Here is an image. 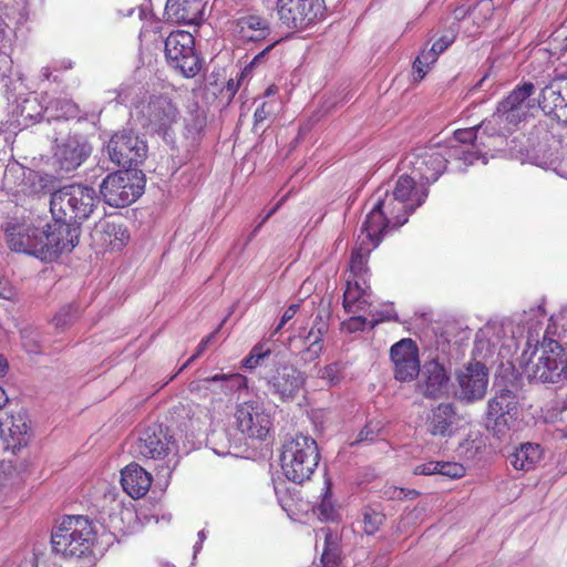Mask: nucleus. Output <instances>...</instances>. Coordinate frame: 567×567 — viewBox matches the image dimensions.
I'll list each match as a JSON object with an SVG mask.
<instances>
[{
    "instance_id": "1",
    "label": "nucleus",
    "mask_w": 567,
    "mask_h": 567,
    "mask_svg": "<svg viewBox=\"0 0 567 567\" xmlns=\"http://www.w3.org/2000/svg\"><path fill=\"white\" fill-rule=\"evenodd\" d=\"M427 197V188L417 185L415 177L402 175L398 178L392 193L378 190L368 202L370 209L365 216L372 231L389 233L403 226L409 216L420 207ZM375 235V233H372Z\"/></svg>"
},
{
    "instance_id": "2",
    "label": "nucleus",
    "mask_w": 567,
    "mask_h": 567,
    "mask_svg": "<svg viewBox=\"0 0 567 567\" xmlns=\"http://www.w3.org/2000/svg\"><path fill=\"white\" fill-rule=\"evenodd\" d=\"M95 530L87 517L65 516L51 532L52 553L62 559L75 561L80 567L94 564Z\"/></svg>"
},
{
    "instance_id": "3",
    "label": "nucleus",
    "mask_w": 567,
    "mask_h": 567,
    "mask_svg": "<svg viewBox=\"0 0 567 567\" xmlns=\"http://www.w3.org/2000/svg\"><path fill=\"white\" fill-rule=\"evenodd\" d=\"M534 92L535 85L532 82L516 85L507 96L498 102L495 112L486 122V130L492 131L498 137H507L518 131L533 106L529 97Z\"/></svg>"
},
{
    "instance_id": "4",
    "label": "nucleus",
    "mask_w": 567,
    "mask_h": 567,
    "mask_svg": "<svg viewBox=\"0 0 567 567\" xmlns=\"http://www.w3.org/2000/svg\"><path fill=\"white\" fill-rule=\"evenodd\" d=\"M319 461V447L311 436L297 434L282 445L280 455L282 473L287 480L296 484L309 481Z\"/></svg>"
},
{
    "instance_id": "5",
    "label": "nucleus",
    "mask_w": 567,
    "mask_h": 567,
    "mask_svg": "<svg viewBox=\"0 0 567 567\" xmlns=\"http://www.w3.org/2000/svg\"><path fill=\"white\" fill-rule=\"evenodd\" d=\"M96 190L84 184H70L54 190L50 197V212L59 218H70L82 225L100 204Z\"/></svg>"
},
{
    "instance_id": "6",
    "label": "nucleus",
    "mask_w": 567,
    "mask_h": 567,
    "mask_svg": "<svg viewBox=\"0 0 567 567\" xmlns=\"http://www.w3.org/2000/svg\"><path fill=\"white\" fill-rule=\"evenodd\" d=\"M145 175L141 169H120L110 173L100 184V195L111 207H126L144 193Z\"/></svg>"
},
{
    "instance_id": "7",
    "label": "nucleus",
    "mask_w": 567,
    "mask_h": 567,
    "mask_svg": "<svg viewBox=\"0 0 567 567\" xmlns=\"http://www.w3.org/2000/svg\"><path fill=\"white\" fill-rule=\"evenodd\" d=\"M175 443L174 434L162 423H153L136 433L128 452L138 460H161L168 455Z\"/></svg>"
},
{
    "instance_id": "8",
    "label": "nucleus",
    "mask_w": 567,
    "mask_h": 567,
    "mask_svg": "<svg viewBox=\"0 0 567 567\" xmlns=\"http://www.w3.org/2000/svg\"><path fill=\"white\" fill-rule=\"evenodd\" d=\"M6 243L12 251L34 256L48 260V246L45 245V230L31 224L10 220L1 226Z\"/></svg>"
},
{
    "instance_id": "9",
    "label": "nucleus",
    "mask_w": 567,
    "mask_h": 567,
    "mask_svg": "<svg viewBox=\"0 0 567 567\" xmlns=\"http://www.w3.org/2000/svg\"><path fill=\"white\" fill-rule=\"evenodd\" d=\"M111 162L123 169H140L147 156V144L132 131L115 133L107 143Z\"/></svg>"
},
{
    "instance_id": "10",
    "label": "nucleus",
    "mask_w": 567,
    "mask_h": 567,
    "mask_svg": "<svg viewBox=\"0 0 567 567\" xmlns=\"http://www.w3.org/2000/svg\"><path fill=\"white\" fill-rule=\"evenodd\" d=\"M236 429L247 439L262 441L272 427V421L264 403L248 400L236 405L234 413Z\"/></svg>"
},
{
    "instance_id": "11",
    "label": "nucleus",
    "mask_w": 567,
    "mask_h": 567,
    "mask_svg": "<svg viewBox=\"0 0 567 567\" xmlns=\"http://www.w3.org/2000/svg\"><path fill=\"white\" fill-rule=\"evenodd\" d=\"M517 396L508 390L497 391L487 402L485 423L488 431L501 437L506 435L517 419Z\"/></svg>"
},
{
    "instance_id": "12",
    "label": "nucleus",
    "mask_w": 567,
    "mask_h": 567,
    "mask_svg": "<svg viewBox=\"0 0 567 567\" xmlns=\"http://www.w3.org/2000/svg\"><path fill=\"white\" fill-rule=\"evenodd\" d=\"M269 391L280 401L288 402L297 398L305 388L306 375L288 362H276L265 377Z\"/></svg>"
},
{
    "instance_id": "13",
    "label": "nucleus",
    "mask_w": 567,
    "mask_h": 567,
    "mask_svg": "<svg viewBox=\"0 0 567 567\" xmlns=\"http://www.w3.org/2000/svg\"><path fill=\"white\" fill-rule=\"evenodd\" d=\"M280 21L289 28L303 29L324 16L323 0H277Z\"/></svg>"
},
{
    "instance_id": "14",
    "label": "nucleus",
    "mask_w": 567,
    "mask_h": 567,
    "mask_svg": "<svg viewBox=\"0 0 567 567\" xmlns=\"http://www.w3.org/2000/svg\"><path fill=\"white\" fill-rule=\"evenodd\" d=\"M142 114L146 118L143 126L151 127L166 144L175 145L173 124L176 118V107L171 100L164 96H154L143 106Z\"/></svg>"
},
{
    "instance_id": "15",
    "label": "nucleus",
    "mask_w": 567,
    "mask_h": 567,
    "mask_svg": "<svg viewBox=\"0 0 567 567\" xmlns=\"http://www.w3.org/2000/svg\"><path fill=\"white\" fill-rule=\"evenodd\" d=\"M53 223L47 224L45 245L48 246V260H53L63 252H71L80 241L81 225L72 219L52 216Z\"/></svg>"
},
{
    "instance_id": "16",
    "label": "nucleus",
    "mask_w": 567,
    "mask_h": 567,
    "mask_svg": "<svg viewBox=\"0 0 567 567\" xmlns=\"http://www.w3.org/2000/svg\"><path fill=\"white\" fill-rule=\"evenodd\" d=\"M555 142L554 134L549 131L547 122L539 121L534 124L527 134H523L522 140L517 136L512 140L513 150L520 155L543 159L544 163L553 162L551 143Z\"/></svg>"
},
{
    "instance_id": "17",
    "label": "nucleus",
    "mask_w": 567,
    "mask_h": 567,
    "mask_svg": "<svg viewBox=\"0 0 567 567\" xmlns=\"http://www.w3.org/2000/svg\"><path fill=\"white\" fill-rule=\"evenodd\" d=\"M488 369L484 363L472 361L456 371V396L466 403L482 400L488 386Z\"/></svg>"
},
{
    "instance_id": "18",
    "label": "nucleus",
    "mask_w": 567,
    "mask_h": 567,
    "mask_svg": "<svg viewBox=\"0 0 567 567\" xmlns=\"http://www.w3.org/2000/svg\"><path fill=\"white\" fill-rule=\"evenodd\" d=\"M372 229L367 224V218L364 219L361 234L359 236V244L352 249L350 256V277L348 279L362 281L363 285L368 282V278L370 276V269L368 267V261L370 254L373 249H375L383 237L389 234L388 230L374 231L372 234Z\"/></svg>"
},
{
    "instance_id": "19",
    "label": "nucleus",
    "mask_w": 567,
    "mask_h": 567,
    "mask_svg": "<svg viewBox=\"0 0 567 567\" xmlns=\"http://www.w3.org/2000/svg\"><path fill=\"white\" fill-rule=\"evenodd\" d=\"M542 353L536 361L530 360L526 365V374L530 381L556 383L563 372L558 371V358L563 349L554 339L544 338L540 343Z\"/></svg>"
},
{
    "instance_id": "20",
    "label": "nucleus",
    "mask_w": 567,
    "mask_h": 567,
    "mask_svg": "<svg viewBox=\"0 0 567 567\" xmlns=\"http://www.w3.org/2000/svg\"><path fill=\"white\" fill-rule=\"evenodd\" d=\"M394 378L401 382L413 381L420 373L419 349L411 339H402L390 349Z\"/></svg>"
},
{
    "instance_id": "21",
    "label": "nucleus",
    "mask_w": 567,
    "mask_h": 567,
    "mask_svg": "<svg viewBox=\"0 0 567 567\" xmlns=\"http://www.w3.org/2000/svg\"><path fill=\"white\" fill-rule=\"evenodd\" d=\"M31 439L30 425L23 414L0 415V441L3 450L17 455L27 447Z\"/></svg>"
},
{
    "instance_id": "22",
    "label": "nucleus",
    "mask_w": 567,
    "mask_h": 567,
    "mask_svg": "<svg viewBox=\"0 0 567 567\" xmlns=\"http://www.w3.org/2000/svg\"><path fill=\"white\" fill-rule=\"evenodd\" d=\"M412 156V173L415 178L420 179V184L425 187L436 182L446 169L447 159L436 148H419Z\"/></svg>"
},
{
    "instance_id": "23",
    "label": "nucleus",
    "mask_w": 567,
    "mask_h": 567,
    "mask_svg": "<svg viewBox=\"0 0 567 567\" xmlns=\"http://www.w3.org/2000/svg\"><path fill=\"white\" fill-rule=\"evenodd\" d=\"M229 24L233 35L243 42H259L270 34L269 21L257 12L239 11Z\"/></svg>"
},
{
    "instance_id": "24",
    "label": "nucleus",
    "mask_w": 567,
    "mask_h": 567,
    "mask_svg": "<svg viewBox=\"0 0 567 567\" xmlns=\"http://www.w3.org/2000/svg\"><path fill=\"white\" fill-rule=\"evenodd\" d=\"M92 146L82 136H69L56 145L54 157L60 171H75L90 156Z\"/></svg>"
},
{
    "instance_id": "25",
    "label": "nucleus",
    "mask_w": 567,
    "mask_h": 567,
    "mask_svg": "<svg viewBox=\"0 0 567 567\" xmlns=\"http://www.w3.org/2000/svg\"><path fill=\"white\" fill-rule=\"evenodd\" d=\"M419 374L417 389L425 398L437 399L446 392L450 377L437 360L425 362Z\"/></svg>"
},
{
    "instance_id": "26",
    "label": "nucleus",
    "mask_w": 567,
    "mask_h": 567,
    "mask_svg": "<svg viewBox=\"0 0 567 567\" xmlns=\"http://www.w3.org/2000/svg\"><path fill=\"white\" fill-rule=\"evenodd\" d=\"M194 45L195 39L192 33L179 30V73L202 83L204 79L202 74L203 59Z\"/></svg>"
},
{
    "instance_id": "27",
    "label": "nucleus",
    "mask_w": 567,
    "mask_h": 567,
    "mask_svg": "<svg viewBox=\"0 0 567 567\" xmlns=\"http://www.w3.org/2000/svg\"><path fill=\"white\" fill-rule=\"evenodd\" d=\"M153 477L140 464L132 462L121 471L123 491L134 499L144 497L152 485Z\"/></svg>"
},
{
    "instance_id": "28",
    "label": "nucleus",
    "mask_w": 567,
    "mask_h": 567,
    "mask_svg": "<svg viewBox=\"0 0 567 567\" xmlns=\"http://www.w3.org/2000/svg\"><path fill=\"white\" fill-rule=\"evenodd\" d=\"M456 422V409L452 403H440L426 416L427 432L433 436H449Z\"/></svg>"
},
{
    "instance_id": "29",
    "label": "nucleus",
    "mask_w": 567,
    "mask_h": 567,
    "mask_svg": "<svg viewBox=\"0 0 567 567\" xmlns=\"http://www.w3.org/2000/svg\"><path fill=\"white\" fill-rule=\"evenodd\" d=\"M484 135L493 136L496 135L492 131L486 130V122L481 124L476 127H467V128H460L454 132V138L464 144L467 145V148H472L474 151H465L463 150L462 153H468V157H465V161H468L470 163L473 162L474 158H478V154L482 153V150L480 148L483 146L484 148L487 147V145L484 142Z\"/></svg>"
},
{
    "instance_id": "30",
    "label": "nucleus",
    "mask_w": 567,
    "mask_h": 567,
    "mask_svg": "<svg viewBox=\"0 0 567 567\" xmlns=\"http://www.w3.org/2000/svg\"><path fill=\"white\" fill-rule=\"evenodd\" d=\"M369 282L363 285L362 281H359L358 279H348L347 287L343 292V308L346 312L355 315L365 310L369 305Z\"/></svg>"
},
{
    "instance_id": "31",
    "label": "nucleus",
    "mask_w": 567,
    "mask_h": 567,
    "mask_svg": "<svg viewBox=\"0 0 567 567\" xmlns=\"http://www.w3.org/2000/svg\"><path fill=\"white\" fill-rule=\"evenodd\" d=\"M329 324L321 316H317L313 320L312 327L306 337L307 349L302 352V360L311 362L318 359L322 352L323 336L328 332Z\"/></svg>"
},
{
    "instance_id": "32",
    "label": "nucleus",
    "mask_w": 567,
    "mask_h": 567,
    "mask_svg": "<svg viewBox=\"0 0 567 567\" xmlns=\"http://www.w3.org/2000/svg\"><path fill=\"white\" fill-rule=\"evenodd\" d=\"M538 104L545 113L560 117L559 111L567 106L560 84L555 81L547 84L539 94Z\"/></svg>"
},
{
    "instance_id": "33",
    "label": "nucleus",
    "mask_w": 567,
    "mask_h": 567,
    "mask_svg": "<svg viewBox=\"0 0 567 567\" xmlns=\"http://www.w3.org/2000/svg\"><path fill=\"white\" fill-rule=\"evenodd\" d=\"M540 457L542 451L538 444L525 443L509 455V462L514 468L527 472L534 468Z\"/></svg>"
},
{
    "instance_id": "34",
    "label": "nucleus",
    "mask_w": 567,
    "mask_h": 567,
    "mask_svg": "<svg viewBox=\"0 0 567 567\" xmlns=\"http://www.w3.org/2000/svg\"><path fill=\"white\" fill-rule=\"evenodd\" d=\"M204 4L202 0L179 1V24H199L203 20Z\"/></svg>"
},
{
    "instance_id": "35",
    "label": "nucleus",
    "mask_w": 567,
    "mask_h": 567,
    "mask_svg": "<svg viewBox=\"0 0 567 567\" xmlns=\"http://www.w3.org/2000/svg\"><path fill=\"white\" fill-rule=\"evenodd\" d=\"M189 118H185V136L196 140L206 126V112L195 103L194 109L189 111Z\"/></svg>"
},
{
    "instance_id": "36",
    "label": "nucleus",
    "mask_w": 567,
    "mask_h": 567,
    "mask_svg": "<svg viewBox=\"0 0 567 567\" xmlns=\"http://www.w3.org/2000/svg\"><path fill=\"white\" fill-rule=\"evenodd\" d=\"M80 317V307L75 302L62 306L53 316L52 323L59 331L70 328Z\"/></svg>"
},
{
    "instance_id": "37",
    "label": "nucleus",
    "mask_w": 567,
    "mask_h": 567,
    "mask_svg": "<svg viewBox=\"0 0 567 567\" xmlns=\"http://www.w3.org/2000/svg\"><path fill=\"white\" fill-rule=\"evenodd\" d=\"M271 354L270 346L267 341H260L256 343L248 355L243 360V368L247 370H254L261 367L264 361Z\"/></svg>"
},
{
    "instance_id": "38",
    "label": "nucleus",
    "mask_w": 567,
    "mask_h": 567,
    "mask_svg": "<svg viewBox=\"0 0 567 567\" xmlns=\"http://www.w3.org/2000/svg\"><path fill=\"white\" fill-rule=\"evenodd\" d=\"M102 230L110 238V243L118 241L120 245H124L130 239V234L126 227L114 220L104 221L102 224Z\"/></svg>"
},
{
    "instance_id": "39",
    "label": "nucleus",
    "mask_w": 567,
    "mask_h": 567,
    "mask_svg": "<svg viewBox=\"0 0 567 567\" xmlns=\"http://www.w3.org/2000/svg\"><path fill=\"white\" fill-rule=\"evenodd\" d=\"M320 560L322 567H340L341 565L340 551L337 545L329 540V537H326L324 548Z\"/></svg>"
},
{
    "instance_id": "40",
    "label": "nucleus",
    "mask_w": 567,
    "mask_h": 567,
    "mask_svg": "<svg viewBox=\"0 0 567 567\" xmlns=\"http://www.w3.org/2000/svg\"><path fill=\"white\" fill-rule=\"evenodd\" d=\"M453 42V35L444 34L432 44L430 50H423L422 56L424 60L436 62L439 55L443 53Z\"/></svg>"
},
{
    "instance_id": "41",
    "label": "nucleus",
    "mask_w": 567,
    "mask_h": 567,
    "mask_svg": "<svg viewBox=\"0 0 567 567\" xmlns=\"http://www.w3.org/2000/svg\"><path fill=\"white\" fill-rule=\"evenodd\" d=\"M20 114L25 121H30L31 123L39 122L42 114V106L38 103L35 99L25 100L21 104Z\"/></svg>"
},
{
    "instance_id": "42",
    "label": "nucleus",
    "mask_w": 567,
    "mask_h": 567,
    "mask_svg": "<svg viewBox=\"0 0 567 567\" xmlns=\"http://www.w3.org/2000/svg\"><path fill=\"white\" fill-rule=\"evenodd\" d=\"M437 474L450 477L452 480H458L466 474V470L461 463L439 462Z\"/></svg>"
},
{
    "instance_id": "43",
    "label": "nucleus",
    "mask_w": 567,
    "mask_h": 567,
    "mask_svg": "<svg viewBox=\"0 0 567 567\" xmlns=\"http://www.w3.org/2000/svg\"><path fill=\"white\" fill-rule=\"evenodd\" d=\"M384 516L380 513L365 511L363 513V530L368 535H374L382 525Z\"/></svg>"
},
{
    "instance_id": "44",
    "label": "nucleus",
    "mask_w": 567,
    "mask_h": 567,
    "mask_svg": "<svg viewBox=\"0 0 567 567\" xmlns=\"http://www.w3.org/2000/svg\"><path fill=\"white\" fill-rule=\"evenodd\" d=\"M177 50V32L171 31L168 37L165 40V58L169 65L173 69H177V53L175 51Z\"/></svg>"
},
{
    "instance_id": "45",
    "label": "nucleus",
    "mask_w": 567,
    "mask_h": 567,
    "mask_svg": "<svg viewBox=\"0 0 567 567\" xmlns=\"http://www.w3.org/2000/svg\"><path fill=\"white\" fill-rule=\"evenodd\" d=\"M435 62H432V61H429V60H424V58L422 56V53L414 60L413 62V74H414V80L416 82H420L422 81L425 75L427 74L432 64H434Z\"/></svg>"
},
{
    "instance_id": "46",
    "label": "nucleus",
    "mask_w": 567,
    "mask_h": 567,
    "mask_svg": "<svg viewBox=\"0 0 567 567\" xmlns=\"http://www.w3.org/2000/svg\"><path fill=\"white\" fill-rule=\"evenodd\" d=\"M218 332V329H216L215 331H213L212 333H209L206 338H204L199 344L197 346L196 348V351L194 354L190 355V358L187 360L186 363L183 364V367L179 368V372L187 368L195 359H197L198 357H200L208 348V346L214 341L216 334Z\"/></svg>"
},
{
    "instance_id": "47",
    "label": "nucleus",
    "mask_w": 567,
    "mask_h": 567,
    "mask_svg": "<svg viewBox=\"0 0 567 567\" xmlns=\"http://www.w3.org/2000/svg\"><path fill=\"white\" fill-rule=\"evenodd\" d=\"M274 113V105L269 102H262L254 113V127L262 124Z\"/></svg>"
},
{
    "instance_id": "48",
    "label": "nucleus",
    "mask_w": 567,
    "mask_h": 567,
    "mask_svg": "<svg viewBox=\"0 0 567 567\" xmlns=\"http://www.w3.org/2000/svg\"><path fill=\"white\" fill-rule=\"evenodd\" d=\"M229 380L233 382L234 386L237 389L247 388V378L239 374H215L210 378V381L218 382V381H226Z\"/></svg>"
},
{
    "instance_id": "49",
    "label": "nucleus",
    "mask_w": 567,
    "mask_h": 567,
    "mask_svg": "<svg viewBox=\"0 0 567 567\" xmlns=\"http://www.w3.org/2000/svg\"><path fill=\"white\" fill-rule=\"evenodd\" d=\"M274 48V44L268 45L265 50L259 52L238 74V80L243 83L246 78H249L252 73L255 65L258 63V59H264L265 55Z\"/></svg>"
},
{
    "instance_id": "50",
    "label": "nucleus",
    "mask_w": 567,
    "mask_h": 567,
    "mask_svg": "<svg viewBox=\"0 0 567 567\" xmlns=\"http://www.w3.org/2000/svg\"><path fill=\"white\" fill-rule=\"evenodd\" d=\"M368 321L362 316H352L346 320L342 324L349 332H357L364 330Z\"/></svg>"
},
{
    "instance_id": "51",
    "label": "nucleus",
    "mask_w": 567,
    "mask_h": 567,
    "mask_svg": "<svg viewBox=\"0 0 567 567\" xmlns=\"http://www.w3.org/2000/svg\"><path fill=\"white\" fill-rule=\"evenodd\" d=\"M338 364L326 365L321 371V378L327 380L330 384H336L340 381Z\"/></svg>"
},
{
    "instance_id": "52",
    "label": "nucleus",
    "mask_w": 567,
    "mask_h": 567,
    "mask_svg": "<svg viewBox=\"0 0 567 567\" xmlns=\"http://www.w3.org/2000/svg\"><path fill=\"white\" fill-rule=\"evenodd\" d=\"M439 471V462H426L423 464H420L414 467L413 474L414 475H433L437 474Z\"/></svg>"
},
{
    "instance_id": "53",
    "label": "nucleus",
    "mask_w": 567,
    "mask_h": 567,
    "mask_svg": "<svg viewBox=\"0 0 567 567\" xmlns=\"http://www.w3.org/2000/svg\"><path fill=\"white\" fill-rule=\"evenodd\" d=\"M375 437V432L370 427V424H367L358 434L357 440L353 442V444L360 443V442H372Z\"/></svg>"
},
{
    "instance_id": "54",
    "label": "nucleus",
    "mask_w": 567,
    "mask_h": 567,
    "mask_svg": "<svg viewBox=\"0 0 567 567\" xmlns=\"http://www.w3.org/2000/svg\"><path fill=\"white\" fill-rule=\"evenodd\" d=\"M240 85H241V82L238 79H236V80L229 79L227 81L225 90H226V93L228 94V96L230 99L236 95V93L238 92Z\"/></svg>"
},
{
    "instance_id": "55",
    "label": "nucleus",
    "mask_w": 567,
    "mask_h": 567,
    "mask_svg": "<svg viewBox=\"0 0 567 567\" xmlns=\"http://www.w3.org/2000/svg\"><path fill=\"white\" fill-rule=\"evenodd\" d=\"M107 94H109L110 101H116L120 103L124 102L127 97V94L124 89H118V90L116 89L113 91H109Z\"/></svg>"
},
{
    "instance_id": "56",
    "label": "nucleus",
    "mask_w": 567,
    "mask_h": 567,
    "mask_svg": "<svg viewBox=\"0 0 567 567\" xmlns=\"http://www.w3.org/2000/svg\"><path fill=\"white\" fill-rule=\"evenodd\" d=\"M398 321V317L396 316H392L391 313L389 312H380L378 313V318H374L371 320V328H374L378 323L380 322H383V321Z\"/></svg>"
},
{
    "instance_id": "57",
    "label": "nucleus",
    "mask_w": 567,
    "mask_h": 567,
    "mask_svg": "<svg viewBox=\"0 0 567 567\" xmlns=\"http://www.w3.org/2000/svg\"><path fill=\"white\" fill-rule=\"evenodd\" d=\"M299 309V305L297 303H293V305H290L284 312L282 317H281V323H287L289 320H291L295 315L297 313Z\"/></svg>"
},
{
    "instance_id": "58",
    "label": "nucleus",
    "mask_w": 567,
    "mask_h": 567,
    "mask_svg": "<svg viewBox=\"0 0 567 567\" xmlns=\"http://www.w3.org/2000/svg\"><path fill=\"white\" fill-rule=\"evenodd\" d=\"M419 495H420V492H417L416 489H404V488H400V489H399V494L396 495V497H399V498L408 497V498H410V499H414V498H416Z\"/></svg>"
},
{
    "instance_id": "59",
    "label": "nucleus",
    "mask_w": 567,
    "mask_h": 567,
    "mask_svg": "<svg viewBox=\"0 0 567 567\" xmlns=\"http://www.w3.org/2000/svg\"><path fill=\"white\" fill-rule=\"evenodd\" d=\"M9 369L8 360L0 354V377H3Z\"/></svg>"
},
{
    "instance_id": "60",
    "label": "nucleus",
    "mask_w": 567,
    "mask_h": 567,
    "mask_svg": "<svg viewBox=\"0 0 567 567\" xmlns=\"http://www.w3.org/2000/svg\"><path fill=\"white\" fill-rule=\"evenodd\" d=\"M278 92H279L278 86H277L276 84H270V85L266 89V91H265L264 95H265V96H271V95H276Z\"/></svg>"
},
{
    "instance_id": "61",
    "label": "nucleus",
    "mask_w": 567,
    "mask_h": 567,
    "mask_svg": "<svg viewBox=\"0 0 567 567\" xmlns=\"http://www.w3.org/2000/svg\"><path fill=\"white\" fill-rule=\"evenodd\" d=\"M454 14H455L456 19H458V20L463 19L465 17V14H466V10L463 9V8L457 9V10H455Z\"/></svg>"
},
{
    "instance_id": "62",
    "label": "nucleus",
    "mask_w": 567,
    "mask_h": 567,
    "mask_svg": "<svg viewBox=\"0 0 567 567\" xmlns=\"http://www.w3.org/2000/svg\"><path fill=\"white\" fill-rule=\"evenodd\" d=\"M66 105H68V111L72 115L76 111V106L72 103H68Z\"/></svg>"
},
{
    "instance_id": "63",
    "label": "nucleus",
    "mask_w": 567,
    "mask_h": 567,
    "mask_svg": "<svg viewBox=\"0 0 567 567\" xmlns=\"http://www.w3.org/2000/svg\"><path fill=\"white\" fill-rule=\"evenodd\" d=\"M276 209H277V206H276V207H274V208H272V209H271V210H270V212H269V213L264 217L262 223L267 221V220L270 218V216L276 212Z\"/></svg>"
},
{
    "instance_id": "64",
    "label": "nucleus",
    "mask_w": 567,
    "mask_h": 567,
    "mask_svg": "<svg viewBox=\"0 0 567 567\" xmlns=\"http://www.w3.org/2000/svg\"><path fill=\"white\" fill-rule=\"evenodd\" d=\"M561 372L565 377V379H567V363L565 364V367L561 369Z\"/></svg>"
}]
</instances>
